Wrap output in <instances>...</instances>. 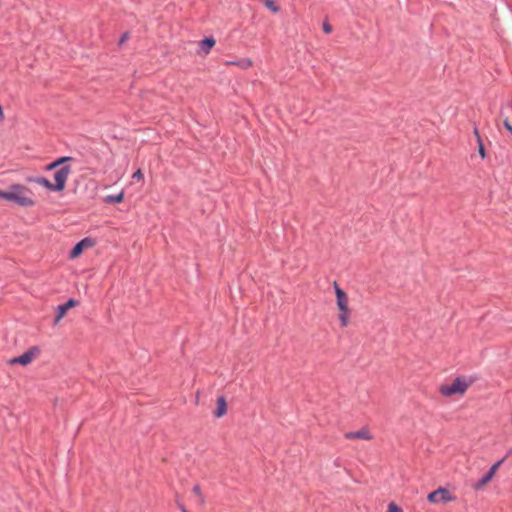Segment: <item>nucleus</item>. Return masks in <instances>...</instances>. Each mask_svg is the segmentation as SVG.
<instances>
[{
    "instance_id": "21",
    "label": "nucleus",
    "mask_w": 512,
    "mask_h": 512,
    "mask_svg": "<svg viewBox=\"0 0 512 512\" xmlns=\"http://www.w3.org/2000/svg\"><path fill=\"white\" fill-rule=\"evenodd\" d=\"M503 125L505 129L509 131L512 135V123L507 117L503 120Z\"/></svg>"
},
{
    "instance_id": "25",
    "label": "nucleus",
    "mask_w": 512,
    "mask_h": 512,
    "mask_svg": "<svg viewBox=\"0 0 512 512\" xmlns=\"http://www.w3.org/2000/svg\"><path fill=\"white\" fill-rule=\"evenodd\" d=\"M5 195H7V190L6 191L0 190V198L5 199Z\"/></svg>"
},
{
    "instance_id": "2",
    "label": "nucleus",
    "mask_w": 512,
    "mask_h": 512,
    "mask_svg": "<svg viewBox=\"0 0 512 512\" xmlns=\"http://www.w3.org/2000/svg\"><path fill=\"white\" fill-rule=\"evenodd\" d=\"M336 295V305L339 310L338 319L341 327H347L349 324L351 309L349 307V297L347 293L342 290L337 282L333 283Z\"/></svg>"
},
{
    "instance_id": "17",
    "label": "nucleus",
    "mask_w": 512,
    "mask_h": 512,
    "mask_svg": "<svg viewBox=\"0 0 512 512\" xmlns=\"http://www.w3.org/2000/svg\"><path fill=\"white\" fill-rule=\"evenodd\" d=\"M265 7H267L269 10H271L273 13L279 12V6L276 5V3L273 0H265L264 2Z\"/></svg>"
},
{
    "instance_id": "7",
    "label": "nucleus",
    "mask_w": 512,
    "mask_h": 512,
    "mask_svg": "<svg viewBox=\"0 0 512 512\" xmlns=\"http://www.w3.org/2000/svg\"><path fill=\"white\" fill-rule=\"evenodd\" d=\"M70 172L71 169L68 166L62 167L55 172V189H57V191L64 190Z\"/></svg>"
},
{
    "instance_id": "24",
    "label": "nucleus",
    "mask_w": 512,
    "mask_h": 512,
    "mask_svg": "<svg viewBox=\"0 0 512 512\" xmlns=\"http://www.w3.org/2000/svg\"><path fill=\"white\" fill-rule=\"evenodd\" d=\"M474 135H475L477 141H478V139H481V136H480L477 128L474 129Z\"/></svg>"
},
{
    "instance_id": "4",
    "label": "nucleus",
    "mask_w": 512,
    "mask_h": 512,
    "mask_svg": "<svg viewBox=\"0 0 512 512\" xmlns=\"http://www.w3.org/2000/svg\"><path fill=\"white\" fill-rule=\"evenodd\" d=\"M427 500L432 504L448 503L456 500V497L446 488L440 487L427 495Z\"/></svg>"
},
{
    "instance_id": "6",
    "label": "nucleus",
    "mask_w": 512,
    "mask_h": 512,
    "mask_svg": "<svg viewBox=\"0 0 512 512\" xmlns=\"http://www.w3.org/2000/svg\"><path fill=\"white\" fill-rule=\"evenodd\" d=\"M504 460L505 459L503 458V459L497 461L496 463H494L490 467L489 471L477 483L474 484L473 488L475 490L483 489L493 479V477L495 476L497 470L502 465Z\"/></svg>"
},
{
    "instance_id": "15",
    "label": "nucleus",
    "mask_w": 512,
    "mask_h": 512,
    "mask_svg": "<svg viewBox=\"0 0 512 512\" xmlns=\"http://www.w3.org/2000/svg\"><path fill=\"white\" fill-rule=\"evenodd\" d=\"M124 199V193L123 192H120L119 194L115 195V196H107L105 198V202L107 203H121Z\"/></svg>"
},
{
    "instance_id": "26",
    "label": "nucleus",
    "mask_w": 512,
    "mask_h": 512,
    "mask_svg": "<svg viewBox=\"0 0 512 512\" xmlns=\"http://www.w3.org/2000/svg\"><path fill=\"white\" fill-rule=\"evenodd\" d=\"M124 40H126V35L122 37L121 42H123Z\"/></svg>"
},
{
    "instance_id": "5",
    "label": "nucleus",
    "mask_w": 512,
    "mask_h": 512,
    "mask_svg": "<svg viewBox=\"0 0 512 512\" xmlns=\"http://www.w3.org/2000/svg\"><path fill=\"white\" fill-rule=\"evenodd\" d=\"M39 354V349L37 347H32L28 351H26L24 354L12 358L8 361L9 364L15 365L20 364L22 366H26L30 364Z\"/></svg>"
},
{
    "instance_id": "14",
    "label": "nucleus",
    "mask_w": 512,
    "mask_h": 512,
    "mask_svg": "<svg viewBox=\"0 0 512 512\" xmlns=\"http://www.w3.org/2000/svg\"><path fill=\"white\" fill-rule=\"evenodd\" d=\"M35 182L37 184H39L40 186L45 187L48 190L57 191V189H55V184H52L48 179H46L44 177H39V178L35 179Z\"/></svg>"
},
{
    "instance_id": "8",
    "label": "nucleus",
    "mask_w": 512,
    "mask_h": 512,
    "mask_svg": "<svg viewBox=\"0 0 512 512\" xmlns=\"http://www.w3.org/2000/svg\"><path fill=\"white\" fill-rule=\"evenodd\" d=\"M77 305L78 302L76 300L69 299L65 304L58 306L54 323L58 324L60 320L66 315L67 311L73 307H76Z\"/></svg>"
},
{
    "instance_id": "9",
    "label": "nucleus",
    "mask_w": 512,
    "mask_h": 512,
    "mask_svg": "<svg viewBox=\"0 0 512 512\" xmlns=\"http://www.w3.org/2000/svg\"><path fill=\"white\" fill-rule=\"evenodd\" d=\"M92 245L93 243L90 239L84 238L73 247V249L70 252V257L72 259L79 257L85 248H89Z\"/></svg>"
},
{
    "instance_id": "18",
    "label": "nucleus",
    "mask_w": 512,
    "mask_h": 512,
    "mask_svg": "<svg viewBox=\"0 0 512 512\" xmlns=\"http://www.w3.org/2000/svg\"><path fill=\"white\" fill-rule=\"evenodd\" d=\"M192 492L194 493V495L197 497L198 501L203 503L204 502V497H203V494L201 492V488L199 485H195L192 489Z\"/></svg>"
},
{
    "instance_id": "1",
    "label": "nucleus",
    "mask_w": 512,
    "mask_h": 512,
    "mask_svg": "<svg viewBox=\"0 0 512 512\" xmlns=\"http://www.w3.org/2000/svg\"><path fill=\"white\" fill-rule=\"evenodd\" d=\"M5 200L21 207H32L35 204L33 192L28 187L21 184L11 185L7 190Z\"/></svg>"
},
{
    "instance_id": "13",
    "label": "nucleus",
    "mask_w": 512,
    "mask_h": 512,
    "mask_svg": "<svg viewBox=\"0 0 512 512\" xmlns=\"http://www.w3.org/2000/svg\"><path fill=\"white\" fill-rule=\"evenodd\" d=\"M215 45V40L212 37L205 38L200 42V46L205 54H208L210 49Z\"/></svg>"
},
{
    "instance_id": "19",
    "label": "nucleus",
    "mask_w": 512,
    "mask_h": 512,
    "mask_svg": "<svg viewBox=\"0 0 512 512\" xmlns=\"http://www.w3.org/2000/svg\"><path fill=\"white\" fill-rule=\"evenodd\" d=\"M478 152L482 159L486 157V151L482 142V139H478Z\"/></svg>"
},
{
    "instance_id": "12",
    "label": "nucleus",
    "mask_w": 512,
    "mask_h": 512,
    "mask_svg": "<svg viewBox=\"0 0 512 512\" xmlns=\"http://www.w3.org/2000/svg\"><path fill=\"white\" fill-rule=\"evenodd\" d=\"M225 65H228V66L234 65V66H238L242 69H248V68L252 67L253 61L250 58H243V59H240L237 61H226Z\"/></svg>"
},
{
    "instance_id": "3",
    "label": "nucleus",
    "mask_w": 512,
    "mask_h": 512,
    "mask_svg": "<svg viewBox=\"0 0 512 512\" xmlns=\"http://www.w3.org/2000/svg\"><path fill=\"white\" fill-rule=\"evenodd\" d=\"M473 380L465 377H457L450 384L441 385L439 388L440 393L445 397L453 395H463L467 389L472 385Z\"/></svg>"
},
{
    "instance_id": "22",
    "label": "nucleus",
    "mask_w": 512,
    "mask_h": 512,
    "mask_svg": "<svg viewBox=\"0 0 512 512\" xmlns=\"http://www.w3.org/2000/svg\"><path fill=\"white\" fill-rule=\"evenodd\" d=\"M323 31L326 33V34H329L332 32V26L327 23V22H324L323 23Z\"/></svg>"
},
{
    "instance_id": "16",
    "label": "nucleus",
    "mask_w": 512,
    "mask_h": 512,
    "mask_svg": "<svg viewBox=\"0 0 512 512\" xmlns=\"http://www.w3.org/2000/svg\"><path fill=\"white\" fill-rule=\"evenodd\" d=\"M71 158L70 157H61V158H58L56 161L50 163L48 166H47V170H52V169H55L57 168L58 166L62 165L63 163L69 161Z\"/></svg>"
},
{
    "instance_id": "11",
    "label": "nucleus",
    "mask_w": 512,
    "mask_h": 512,
    "mask_svg": "<svg viewBox=\"0 0 512 512\" xmlns=\"http://www.w3.org/2000/svg\"><path fill=\"white\" fill-rule=\"evenodd\" d=\"M347 439H365L370 440L372 438L370 432L366 429L356 431V432H349L345 435Z\"/></svg>"
},
{
    "instance_id": "20",
    "label": "nucleus",
    "mask_w": 512,
    "mask_h": 512,
    "mask_svg": "<svg viewBox=\"0 0 512 512\" xmlns=\"http://www.w3.org/2000/svg\"><path fill=\"white\" fill-rule=\"evenodd\" d=\"M388 512H403V510L396 503L391 502L388 505Z\"/></svg>"
},
{
    "instance_id": "10",
    "label": "nucleus",
    "mask_w": 512,
    "mask_h": 512,
    "mask_svg": "<svg viewBox=\"0 0 512 512\" xmlns=\"http://www.w3.org/2000/svg\"><path fill=\"white\" fill-rule=\"evenodd\" d=\"M227 413V403L223 396L217 399V409L214 411V416L217 418L223 417Z\"/></svg>"
},
{
    "instance_id": "23",
    "label": "nucleus",
    "mask_w": 512,
    "mask_h": 512,
    "mask_svg": "<svg viewBox=\"0 0 512 512\" xmlns=\"http://www.w3.org/2000/svg\"><path fill=\"white\" fill-rule=\"evenodd\" d=\"M132 178H133V179H136V180H141V179H143V173L141 172V170H137V171L132 175Z\"/></svg>"
}]
</instances>
